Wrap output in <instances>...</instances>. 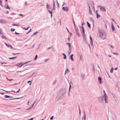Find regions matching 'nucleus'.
I'll use <instances>...</instances> for the list:
<instances>
[{
	"label": "nucleus",
	"mask_w": 120,
	"mask_h": 120,
	"mask_svg": "<svg viewBox=\"0 0 120 120\" xmlns=\"http://www.w3.org/2000/svg\"><path fill=\"white\" fill-rule=\"evenodd\" d=\"M70 37H70L69 36L68 37V41H70Z\"/></svg>",
	"instance_id": "5fc2aeb1"
},
{
	"label": "nucleus",
	"mask_w": 120,
	"mask_h": 120,
	"mask_svg": "<svg viewBox=\"0 0 120 120\" xmlns=\"http://www.w3.org/2000/svg\"><path fill=\"white\" fill-rule=\"evenodd\" d=\"M79 59L81 60L82 61H83V58H82V55H81L79 56Z\"/></svg>",
	"instance_id": "dca6fc26"
},
{
	"label": "nucleus",
	"mask_w": 120,
	"mask_h": 120,
	"mask_svg": "<svg viewBox=\"0 0 120 120\" xmlns=\"http://www.w3.org/2000/svg\"><path fill=\"white\" fill-rule=\"evenodd\" d=\"M4 97L5 98H9L10 97V96L7 95H4Z\"/></svg>",
	"instance_id": "c85d7f7f"
},
{
	"label": "nucleus",
	"mask_w": 120,
	"mask_h": 120,
	"mask_svg": "<svg viewBox=\"0 0 120 120\" xmlns=\"http://www.w3.org/2000/svg\"><path fill=\"white\" fill-rule=\"evenodd\" d=\"M69 70L68 68H67L66 69V70L65 71V72L64 74V75H66L67 73H69Z\"/></svg>",
	"instance_id": "9d476101"
},
{
	"label": "nucleus",
	"mask_w": 120,
	"mask_h": 120,
	"mask_svg": "<svg viewBox=\"0 0 120 120\" xmlns=\"http://www.w3.org/2000/svg\"><path fill=\"white\" fill-rule=\"evenodd\" d=\"M92 70L94 72H95V69H94V65H93L92 66Z\"/></svg>",
	"instance_id": "aec40b11"
},
{
	"label": "nucleus",
	"mask_w": 120,
	"mask_h": 120,
	"mask_svg": "<svg viewBox=\"0 0 120 120\" xmlns=\"http://www.w3.org/2000/svg\"><path fill=\"white\" fill-rule=\"evenodd\" d=\"M66 90L65 89H63L60 90L59 91V94L58 96L60 98H63L65 97V95L66 93Z\"/></svg>",
	"instance_id": "7ed1b4c3"
},
{
	"label": "nucleus",
	"mask_w": 120,
	"mask_h": 120,
	"mask_svg": "<svg viewBox=\"0 0 120 120\" xmlns=\"http://www.w3.org/2000/svg\"><path fill=\"white\" fill-rule=\"evenodd\" d=\"M56 4H57V6L58 7H59V4L58 3V2L57 1V0H56Z\"/></svg>",
	"instance_id": "4c0bfd02"
},
{
	"label": "nucleus",
	"mask_w": 120,
	"mask_h": 120,
	"mask_svg": "<svg viewBox=\"0 0 120 120\" xmlns=\"http://www.w3.org/2000/svg\"><path fill=\"white\" fill-rule=\"evenodd\" d=\"M97 11H98L97 10L96 11V15H97V18H100V15H98V13L97 12Z\"/></svg>",
	"instance_id": "f3484780"
},
{
	"label": "nucleus",
	"mask_w": 120,
	"mask_h": 120,
	"mask_svg": "<svg viewBox=\"0 0 120 120\" xmlns=\"http://www.w3.org/2000/svg\"><path fill=\"white\" fill-rule=\"evenodd\" d=\"M66 4L65 3H64L62 5V6H66Z\"/></svg>",
	"instance_id": "a19ab883"
},
{
	"label": "nucleus",
	"mask_w": 120,
	"mask_h": 120,
	"mask_svg": "<svg viewBox=\"0 0 120 120\" xmlns=\"http://www.w3.org/2000/svg\"><path fill=\"white\" fill-rule=\"evenodd\" d=\"M16 57H17L16 56H15V57H11V58L9 57V59H12L13 60H14L16 58Z\"/></svg>",
	"instance_id": "6ab92c4d"
},
{
	"label": "nucleus",
	"mask_w": 120,
	"mask_h": 120,
	"mask_svg": "<svg viewBox=\"0 0 120 120\" xmlns=\"http://www.w3.org/2000/svg\"><path fill=\"white\" fill-rule=\"evenodd\" d=\"M89 13L91 15L92 14V12L91 11V9H89Z\"/></svg>",
	"instance_id": "ea45409f"
},
{
	"label": "nucleus",
	"mask_w": 120,
	"mask_h": 120,
	"mask_svg": "<svg viewBox=\"0 0 120 120\" xmlns=\"http://www.w3.org/2000/svg\"><path fill=\"white\" fill-rule=\"evenodd\" d=\"M53 117H54L53 116H52L51 117H50V119L51 120H52L53 119Z\"/></svg>",
	"instance_id": "37998d69"
},
{
	"label": "nucleus",
	"mask_w": 120,
	"mask_h": 120,
	"mask_svg": "<svg viewBox=\"0 0 120 120\" xmlns=\"http://www.w3.org/2000/svg\"><path fill=\"white\" fill-rule=\"evenodd\" d=\"M83 39L84 41L85 42H86L87 41L85 37H84L83 38Z\"/></svg>",
	"instance_id": "393cba45"
},
{
	"label": "nucleus",
	"mask_w": 120,
	"mask_h": 120,
	"mask_svg": "<svg viewBox=\"0 0 120 120\" xmlns=\"http://www.w3.org/2000/svg\"><path fill=\"white\" fill-rule=\"evenodd\" d=\"M90 4H92V5H91V6L92 7V8L93 10L94 9L95 10V7L94 6V3L92 1H91L90 2Z\"/></svg>",
	"instance_id": "423d86ee"
},
{
	"label": "nucleus",
	"mask_w": 120,
	"mask_h": 120,
	"mask_svg": "<svg viewBox=\"0 0 120 120\" xmlns=\"http://www.w3.org/2000/svg\"><path fill=\"white\" fill-rule=\"evenodd\" d=\"M31 81H28L27 82L28 83H29V85H30L31 84Z\"/></svg>",
	"instance_id": "f704fd0d"
},
{
	"label": "nucleus",
	"mask_w": 120,
	"mask_h": 120,
	"mask_svg": "<svg viewBox=\"0 0 120 120\" xmlns=\"http://www.w3.org/2000/svg\"><path fill=\"white\" fill-rule=\"evenodd\" d=\"M6 8L7 9H10L9 7L8 6V5L6 7Z\"/></svg>",
	"instance_id": "8fccbe9b"
},
{
	"label": "nucleus",
	"mask_w": 120,
	"mask_h": 120,
	"mask_svg": "<svg viewBox=\"0 0 120 120\" xmlns=\"http://www.w3.org/2000/svg\"><path fill=\"white\" fill-rule=\"evenodd\" d=\"M21 98H15L14 99H11V100H15L16 99H19Z\"/></svg>",
	"instance_id": "c03bdc74"
},
{
	"label": "nucleus",
	"mask_w": 120,
	"mask_h": 120,
	"mask_svg": "<svg viewBox=\"0 0 120 120\" xmlns=\"http://www.w3.org/2000/svg\"><path fill=\"white\" fill-rule=\"evenodd\" d=\"M79 114H80V113H81L80 110V109L79 107Z\"/></svg>",
	"instance_id": "bf43d9fd"
},
{
	"label": "nucleus",
	"mask_w": 120,
	"mask_h": 120,
	"mask_svg": "<svg viewBox=\"0 0 120 120\" xmlns=\"http://www.w3.org/2000/svg\"><path fill=\"white\" fill-rule=\"evenodd\" d=\"M113 54H115L116 55H118V54L117 53H113Z\"/></svg>",
	"instance_id": "de8ad7c7"
},
{
	"label": "nucleus",
	"mask_w": 120,
	"mask_h": 120,
	"mask_svg": "<svg viewBox=\"0 0 120 120\" xmlns=\"http://www.w3.org/2000/svg\"><path fill=\"white\" fill-rule=\"evenodd\" d=\"M11 30L12 31H14L15 30V29L13 28H11Z\"/></svg>",
	"instance_id": "58836bf2"
},
{
	"label": "nucleus",
	"mask_w": 120,
	"mask_h": 120,
	"mask_svg": "<svg viewBox=\"0 0 120 120\" xmlns=\"http://www.w3.org/2000/svg\"><path fill=\"white\" fill-rule=\"evenodd\" d=\"M62 55L64 56V59H65L66 58V55L64 53H63Z\"/></svg>",
	"instance_id": "412c9836"
},
{
	"label": "nucleus",
	"mask_w": 120,
	"mask_h": 120,
	"mask_svg": "<svg viewBox=\"0 0 120 120\" xmlns=\"http://www.w3.org/2000/svg\"><path fill=\"white\" fill-rule=\"evenodd\" d=\"M30 27H27L26 28H25V27H22V29H24V30H28L29 29V28Z\"/></svg>",
	"instance_id": "bb28decb"
},
{
	"label": "nucleus",
	"mask_w": 120,
	"mask_h": 120,
	"mask_svg": "<svg viewBox=\"0 0 120 120\" xmlns=\"http://www.w3.org/2000/svg\"><path fill=\"white\" fill-rule=\"evenodd\" d=\"M13 26H18V24L17 25L15 24H13Z\"/></svg>",
	"instance_id": "4d7b16f0"
},
{
	"label": "nucleus",
	"mask_w": 120,
	"mask_h": 120,
	"mask_svg": "<svg viewBox=\"0 0 120 120\" xmlns=\"http://www.w3.org/2000/svg\"><path fill=\"white\" fill-rule=\"evenodd\" d=\"M48 11L49 12L50 14H51V17L52 16V11H51L50 10H48Z\"/></svg>",
	"instance_id": "a878e982"
},
{
	"label": "nucleus",
	"mask_w": 120,
	"mask_h": 120,
	"mask_svg": "<svg viewBox=\"0 0 120 120\" xmlns=\"http://www.w3.org/2000/svg\"><path fill=\"white\" fill-rule=\"evenodd\" d=\"M6 21L4 19H0V23L2 24L5 23Z\"/></svg>",
	"instance_id": "39448f33"
},
{
	"label": "nucleus",
	"mask_w": 120,
	"mask_h": 120,
	"mask_svg": "<svg viewBox=\"0 0 120 120\" xmlns=\"http://www.w3.org/2000/svg\"><path fill=\"white\" fill-rule=\"evenodd\" d=\"M73 54H72L71 55H70V59L72 61H73L74 60L73 58Z\"/></svg>",
	"instance_id": "2eb2a0df"
},
{
	"label": "nucleus",
	"mask_w": 120,
	"mask_h": 120,
	"mask_svg": "<svg viewBox=\"0 0 120 120\" xmlns=\"http://www.w3.org/2000/svg\"><path fill=\"white\" fill-rule=\"evenodd\" d=\"M111 28H112V30L113 31H114V32H115V27H114V26L113 25V24H112V25H111Z\"/></svg>",
	"instance_id": "9b49d317"
},
{
	"label": "nucleus",
	"mask_w": 120,
	"mask_h": 120,
	"mask_svg": "<svg viewBox=\"0 0 120 120\" xmlns=\"http://www.w3.org/2000/svg\"><path fill=\"white\" fill-rule=\"evenodd\" d=\"M71 87L70 84V86L69 88V92L68 93V96H69V92L70 91V89Z\"/></svg>",
	"instance_id": "a211bd4d"
},
{
	"label": "nucleus",
	"mask_w": 120,
	"mask_h": 120,
	"mask_svg": "<svg viewBox=\"0 0 120 120\" xmlns=\"http://www.w3.org/2000/svg\"><path fill=\"white\" fill-rule=\"evenodd\" d=\"M30 61H28V62H25V63H24L23 64H21V65L20 66V67H21L24 64H27V63L29 62Z\"/></svg>",
	"instance_id": "cd10ccee"
},
{
	"label": "nucleus",
	"mask_w": 120,
	"mask_h": 120,
	"mask_svg": "<svg viewBox=\"0 0 120 120\" xmlns=\"http://www.w3.org/2000/svg\"><path fill=\"white\" fill-rule=\"evenodd\" d=\"M5 44L7 46V47H8L9 46V45H8L7 44V43H5Z\"/></svg>",
	"instance_id": "774afa93"
},
{
	"label": "nucleus",
	"mask_w": 120,
	"mask_h": 120,
	"mask_svg": "<svg viewBox=\"0 0 120 120\" xmlns=\"http://www.w3.org/2000/svg\"><path fill=\"white\" fill-rule=\"evenodd\" d=\"M62 9L64 11H68V8L67 7H64L62 8Z\"/></svg>",
	"instance_id": "1a4fd4ad"
},
{
	"label": "nucleus",
	"mask_w": 120,
	"mask_h": 120,
	"mask_svg": "<svg viewBox=\"0 0 120 120\" xmlns=\"http://www.w3.org/2000/svg\"><path fill=\"white\" fill-rule=\"evenodd\" d=\"M113 68H112L111 70H110V72L111 73H112L113 72Z\"/></svg>",
	"instance_id": "c756f323"
},
{
	"label": "nucleus",
	"mask_w": 120,
	"mask_h": 120,
	"mask_svg": "<svg viewBox=\"0 0 120 120\" xmlns=\"http://www.w3.org/2000/svg\"><path fill=\"white\" fill-rule=\"evenodd\" d=\"M77 33V34L78 35V37H79L80 36V34H79V32H78L77 33Z\"/></svg>",
	"instance_id": "49530a36"
},
{
	"label": "nucleus",
	"mask_w": 120,
	"mask_h": 120,
	"mask_svg": "<svg viewBox=\"0 0 120 120\" xmlns=\"http://www.w3.org/2000/svg\"><path fill=\"white\" fill-rule=\"evenodd\" d=\"M81 78L83 79L85 77V75L84 74H81Z\"/></svg>",
	"instance_id": "4468645a"
},
{
	"label": "nucleus",
	"mask_w": 120,
	"mask_h": 120,
	"mask_svg": "<svg viewBox=\"0 0 120 120\" xmlns=\"http://www.w3.org/2000/svg\"><path fill=\"white\" fill-rule=\"evenodd\" d=\"M81 32H82V34H85V31H81Z\"/></svg>",
	"instance_id": "6e6d98bb"
},
{
	"label": "nucleus",
	"mask_w": 120,
	"mask_h": 120,
	"mask_svg": "<svg viewBox=\"0 0 120 120\" xmlns=\"http://www.w3.org/2000/svg\"><path fill=\"white\" fill-rule=\"evenodd\" d=\"M19 15L20 16H22L23 15L22 14H20Z\"/></svg>",
	"instance_id": "69168bd1"
},
{
	"label": "nucleus",
	"mask_w": 120,
	"mask_h": 120,
	"mask_svg": "<svg viewBox=\"0 0 120 120\" xmlns=\"http://www.w3.org/2000/svg\"><path fill=\"white\" fill-rule=\"evenodd\" d=\"M53 4H54V5H55V1L54 0H53Z\"/></svg>",
	"instance_id": "09e8293b"
},
{
	"label": "nucleus",
	"mask_w": 120,
	"mask_h": 120,
	"mask_svg": "<svg viewBox=\"0 0 120 120\" xmlns=\"http://www.w3.org/2000/svg\"><path fill=\"white\" fill-rule=\"evenodd\" d=\"M75 30L76 31V33L78 32V29H76V28H75Z\"/></svg>",
	"instance_id": "79ce46f5"
},
{
	"label": "nucleus",
	"mask_w": 120,
	"mask_h": 120,
	"mask_svg": "<svg viewBox=\"0 0 120 120\" xmlns=\"http://www.w3.org/2000/svg\"><path fill=\"white\" fill-rule=\"evenodd\" d=\"M69 34H70V37H71V36H72V33H71V32H68Z\"/></svg>",
	"instance_id": "864d4df0"
},
{
	"label": "nucleus",
	"mask_w": 120,
	"mask_h": 120,
	"mask_svg": "<svg viewBox=\"0 0 120 120\" xmlns=\"http://www.w3.org/2000/svg\"><path fill=\"white\" fill-rule=\"evenodd\" d=\"M38 55H36V56H35V58H34V60H36V59H37V58L38 57Z\"/></svg>",
	"instance_id": "72a5a7b5"
},
{
	"label": "nucleus",
	"mask_w": 120,
	"mask_h": 120,
	"mask_svg": "<svg viewBox=\"0 0 120 120\" xmlns=\"http://www.w3.org/2000/svg\"><path fill=\"white\" fill-rule=\"evenodd\" d=\"M81 25H82V26H79H79H80V27H81H81H84L83 26V23H82Z\"/></svg>",
	"instance_id": "a18cd8bd"
},
{
	"label": "nucleus",
	"mask_w": 120,
	"mask_h": 120,
	"mask_svg": "<svg viewBox=\"0 0 120 120\" xmlns=\"http://www.w3.org/2000/svg\"><path fill=\"white\" fill-rule=\"evenodd\" d=\"M98 100L100 103H102L105 101V103H108V97L105 94L102 96H100L98 98Z\"/></svg>",
	"instance_id": "f03ea898"
},
{
	"label": "nucleus",
	"mask_w": 120,
	"mask_h": 120,
	"mask_svg": "<svg viewBox=\"0 0 120 120\" xmlns=\"http://www.w3.org/2000/svg\"><path fill=\"white\" fill-rule=\"evenodd\" d=\"M98 32L99 37L102 39H105L106 38V34L103 30L100 29H98Z\"/></svg>",
	"instance_id": "f257e3e1"
},
{
	"label": "nucleus",
	"mask_w": 120,
	"mask_h": 120,
	"mask_svg": "<svg viewBox=\"0 0 120 120\" xmlns=\"http://www.w3.org/2000/svg\"><path fill=\"white\" fill-rule=\"evenodd\" d=\"M90 43H91V45H92L93 44V43L92 39L90 36Z\"/></svg>",
	"instance_id": "f8f14e48"
},
{
	"label": "nucleus",
	"mask_w": 120,
	"mask_h": 120,
	"mask_svg": "<svg viewBox=\"0 0 120 120\" xmlns=\"http://www.w3.org/2000/svg\"><path fill=\"white\" fill-rule=\"evenodd\" d=\"M38 33V32H34L32 34V35L31 36H34L35 35H36Z\"/></svg>",
	"instance_id": "5701e85b"
},
{
	"label": "nucleus",
	"mask_w": 120,
	"mask_h": 120,
	"mask_svg": "<svg viewBox=\"0 0 120 120\" xmlns=\"http://www.w3.org/2000/svg\"><path fill=\"white\" fill-rule=\"evenodd\" d=\"M2 2V1L1 0H0V5L1 6H2L1 3Z\"/></svg>",
	"instance_id": "603ef678"
},
{
	"label": "nucleus",
	"mask_w": 120,
	"mask_h": 120,
	"mask_svg": "<svg viewBox=\"0 0 120 120\" xmlns=\"http://www.w3.org/2000/svg\"><path fill=\"white\" fill-rule=\"evenodd\" d=\"M15 34H16V35H19V33H17L16 32H15Z\"/></svg>",
	"instance_id": "13d9d810"
},
{
	"label": "nucleus",
	"mask_w": 120,
	"mask_h": 120,
	"mask_svg": "<svg viewBox=\"0 0 120 120\" xmlns=\"http://www.w3.org/2000/svg\"><path fill=\"white\" fill-rule=\"evenodd\" d=\"M34 104H33L30 107L31 108L33 107Z\"/></svg>",
	"instance_id": "052dcab7"
},
{
	"label": "nucleus",
	"mask_w": 120,
	"mask_h": 120,
	"mask_svg": "<svg viewBox=\"0 0 120 120\" xmlns=\"http://www.w3.org/2000/svg\"><path fill=\"white\" fill-rule=\"evenodd\" d=\"M112 117L113 120H116V116L114 114H112Z\"/></svg>",
	"instance_id": "6e6552de"
},
{
	"label": "nucleus",
	"mask_w": 120,
	"mask_h": 120,
	"mask_svg": "<svg viewBox=\"0 0 120 120\" xmlns=\"http://www.w3.org/2000/svg\"><path fill=\"white\" fill-rule=\"evenodd\" d=\"M87 5L89 8V9H91V8H90V6L89 3H87Z\"/></svg>",
	"instance_id": "2f4dec72"
},
{
	"label": "nucleus",
	"mask_w": 120,
	"mask_h": 120,
	"mask_svg": "<svg viewBox=\"0 0 120 120\" xmlns=\"http://www.w3.org/2000/svg\"><path fill=\"white\" fill-rule=\"evenodd\" d=\"M1 38L3 39H6V38L4 36V35H2V36Z\"/></svg>",
	"instance_id": "473e14b6"
},
{
	"label": "nucleus",
	"mask_w": 120,
	"mask_h": 120,
	"mask_svg": "<svg viewBox=\"0 0 120 120\" xmlns=\"http://www.w3.org/2000/svg\"><path fill=\"white\" fill-rule=\"evenodd\" d=\"M110 46L112 48V49H113L114 47L112 45H110Z\"/></svg>",
	"instance_id": "3c124183"
},
{
	"label": "nucleus",
	"mask_w": 120,
	"mask_h": 120,
	"mask_svg": "<svg viewBox=\"0 0 120 120\" xmlns=\"http://www.w3.org/2000/svg\"><path fill=\"white\" fill-rule=\"evenodd\" d=\"M90 19L91 20V21H92L93 22H94V19H93V18H92V17H90Z\"/></svg>",
	"instance_id": "7c9ffc66"
},
{
	"label": "nucleus",
	"mask_w": 120,
	"mask_h": 120,
	"mask_svg": "<svg viewBox=\"0 0 120 120\" xmlns=\"http://www.w3.org/2000/svg\"><path fill=\"white\" fill-rule=\"evenodd\" d=\"M66 29L67 30V31H68V32H69V30H68V28H67V27H66Z\"/></svg>",
	"instance_id": "338daca9"
},
{
	"label": "nucleus",
	"mask_w": 120,
	"mask_h": 120,
	"mask_svg": "<svg viewBox=\"0 0 120 120\" xmlns=\"http://www.w3.org/2000/svg\"><path fill=\"white\" fill-rule=\"evenodd\" d=\"M86 118V115L85 114V112H84V116L83 117H82V120H85Z\"/></svg>",
	"instance_id": "0eeeda50"
},
{
	"label": "nucleus",
	"mask_w": 120,
	"mask_h": 120,
	"mask_svg": "<svg viewBox=\"0 0 120 120\" xmlns=\"http://www.w3.org/2000/svg\"><path fill=\"white\" fill-rule=\"evenodd\" d=\"M31 29H30V30H29L28 32H27L26 33V34H28L30 32H31Z\"/></svg>",
	"instance_id": "e433bc0d"
},
{
	"label": "nucleus",
	"mask_w": 120,
	"mask_h": 120,
	"mask_svg": "<svg viewBox=\"0 0 120 120\" xmlns=\"http://www.w3.org/2000/svg\"><path fill=\"white\" fill-rule=\"evenodd\" d=\"M98 80L99 81V82L100 83V84H101V78L100 77H99L98 78Z\"/></svg>",
	"instance_id": "ddd939ff"
},
{
	"label": "nucleus",
	"mask_w": 120,
	"mask_h": 120,
	"mask_svg": "<svg viewBox=\"0 0 120 120\" xmlns=\"http://www.w3.org/2000/svg\"><path fill=\"white\" fill-rule=\"evenodd\" d=\"M49 60V59H45V61L46 62L48 60Z\"/></svg>",
	"instance_id": "680f3d73"
},
{
	"label": "nucleus",
	"mask_w": 120,
	"mask_h": 120,
	"mask_svg": "<svg viewBox=\"0 0 120 120\" xmlns=\"http://www.w3.org/2000/svg\"><path fill=\"white\" fill-rule=\"evenodd\" d=\"M87 24L88 25V26L90 28V24L89 23V22H87Z\"/></svg>",
	"instance_id": "4be33fe9"
},
{
	"label": "nucleus",
	"mask_w": 120,
	"mask_h": 120,
	"mask_svg": "<svg viewBox=\"0 0 120 120\" xmlns=\"http://www.w3.org/2000/svg\"><path fill=\"white\" fill-rule=\"evenodd\" d=\"M46 7L47 9L49 8V5L47 3H46Z\"/></svg>",
	"instance_id": "c9c22d12"
},
{
	"label": "nucleus",
	"mask_w": 120,
	"mask_h": 120,
	"mask_svg": "<svg viewBox=\"0 0 120 120\" xmlns=\"http://www.w3.org/2000/svg\"><path fill=\"white\" fill-rule=\"evenodd\" d=\"M82 36L83 37H85V34H82Z\"/></svg>",
	"instance_id": "e2e57ef3"
},
{
	"label": "nucleus",
	"mask_w": 120,
	"mask_h": 120,
	"mask_svg": "<svg viewBox=\"0 0 120 120\" xmlns=\"http://www.w3.org/2000/svg\"><path fill=\"white\" fill-rule=\"evenodd\" d=\"M98 7L100 8V10L103 12H105L106 10L105 8L103 7L102 6H98Z\"/></svg>",
	"instance_id": "20e7f679"
},
{
	"label": "nucleus",
	"mask_w": 120,
	"mask_h": 120,
	"mask_svg": "<svg viewBox=\"0 0 120 120\" xmlns=\"http://www.w3.org/2000/svg\"><path fill=\"white\" fill-rule=\"evenodd\" d=\"M79 27L82 30V31H84V27H81H81H80V26H79Z\"/></svg>",
	"instance_id": "b1692460"
},
{
	"label": "nucleus",
	"mask_w": 120,
	"mask_h": 120,
	"mask_svg": "<svg viewBox=\"0 0 120 120\" xmlns=\"http://www.w3.org/2000/svg\"><path fill=\"white\" fill-rule=\"evenodd\" d=\"M20 90V89H19V90L18 91H17V92H16V93H18L19 92Z\"/></svg>",
	"instance_id": "0e129e2a"
}]
</instances>
